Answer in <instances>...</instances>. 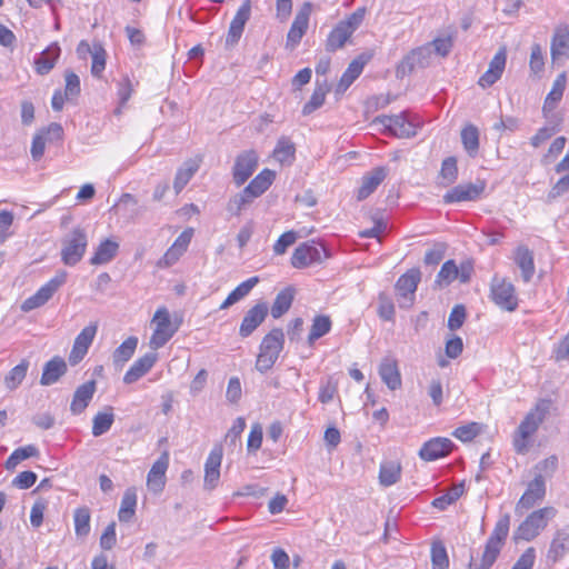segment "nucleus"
I'll use <instances>...</instances> for the list:
<instances>
[{
    "instance_id": "nucleus-19",
    "label": "nucleus",
    "mask_w": 569,
    "mask_h": 569,
    "mask_svg": "<svg viewBox=\"0 0 569 569\" xmlns=\"http://www.w3.org/2000/svg\"><path fill=\"white\" fill-rule=\"evenodd\" d=\"M251 16V2L250 0H244L240 8L238 9L236 16L231 20L229 31L226 38L227 46L236 44L242 36L244 30V26L250 19Z\"/></svg>"
},
{
    "instance_id": "nucleus-46",
    "label": "nucleus",
    "mask_w": 569,
    "mask_h": 569,
    "mask_svg": "<svg viewBox=\"0 0 569 569\" xmlns=\"http://www.w3.org/2000/svg\"><path fill=\"white\" fill-rule=\"evenodd\" d=\"M38 455L39 450L33 445L20 447L9 456L4 463V467L7 470H13L22 460H26L31 457H37Z\"/></svg>"
},
{
    "instance_id": "nucleus-1",
    "label": "nucleus",
    "mask_w": 569,
    "mask_h": 569,
    "mask_svg": "<svg viewBox=\"0 0 569 569\" xmlns=\"http://www.w3.org/2000/svg\"><path fill=\"white\" fill-rule=\"evenodd\" d=\"M547 409L541 405L532 408L522 419L512 436L513 449L518 455H526L531 447V437L545 420Z\"/></svg>"
},
{
    "instance_id": "nucleus-45",
    "label": "nucleus",
    "mask_w": 569,
    "mask_h": 569,
    "mask_svg": "<svg viewBox=\"0 0 569 569\" xmlns=\"http://www.w3.org/2000/svg\"><path fill=\"white\" fill-rule=\"evenodd\" d=\"M461 142L470 157H475L479 150V131L473 124H468L461 130Z\"/></svg>"
},
{
    "instance_id": "nucleus-15",
    "label": "nucleus",
    "mask_w": 569,
    "mask_h": 569,
    "mask_svg": "<svg viewBox=\"0 0 569 569\" xmlns=\"http://www.w3.org/2000/svg\"><path fill=\"white\" fill-rule=\"evenodd\" d=\"M486 182L478 180L475 183H461L443 194L445 203H456L462 201H475L483 193Z\"/></svg>"
},
{
    "instance_id": "nucleus-30",
    "label": "nucleus",
    "mask_w": 569,
    "mask_h": 569,
    "mask_svg": "<svg viewBox=\"0 0 569 569\" xmlns=\"http://www.w3.org/2000/svg\"><path fill=\"white\" fill-rule=\"evenodd\" d=\"M369 58L361 54L349 63L337 86V92H345L353 83V81L361 74Z\"/></svg>"
},
{
    "instance_id": "nucleus-40",
    "label": "nucleus",
    "mask_w": 569,
    "mask_h": 569,
    "mask_svg": "<svg viewBox=\"0 0 569 569\" xmlns=\"http://www.w3.org/2000/svg\"><path fill=\"white\" fill-rule=\"evenodd\" d=\"M353 33L343 27L340 22L330 31L326 40V50L328 52H336L343 48L346 42Z\"/></svg>"
},
{
    "instance_id": "nucleus-51",
    "label": "nucleus",
    "mask_w": 569,
    "mask_h": 569,
    "mask_svg": "<svg viewBox=\"0 0 569 569\" xmlns=\"http://www.w3.org/2000/svg\"><path fill=\"white\" fill-rule=\"evenodd\" d=\"M74 531L78 537H86L90 532V510L80 507L74 510Z\"/></svg>"
},
{
    "instance_id": "nucleus-41",
    "label": "nucleus",
    "mask_w": 569,
    "mask_h": 569,
    "mask_svg": "<svg viewBox=\"0 0 569 569\" xmlns=\"http://www.w3.org/2000/svg\"><path fill=\"white\" fill-rule=\"evenodd\" d=\"M401 465L398 461H383L380 465L379 482L383 487H390L399 481Z\"/></svg>"
},
{
    "instance_id": "nucleus-47",
    "label": "nucleus",
    "mask_w": 569,
    "mask_h": 569,
    "mask_svg": "<svg viewBox=\"0 0 569 569\" xmlns=\"http://www.w3.org/2000/svg\"><path fill=\"white\" fill-rule=\"evenodd\" d=\"M136 506V491L133 489H127L121 500V506L118 513L119 520L122 522L129 521L134 515Z\"/></svg>"
},
{
    "instance_id": "nucleus-35",
    "label": "nucleus",
    "mask_w": 569,
    "mask_h": 569,
    "mask_svg": "<svg viewBox=\"0 0 569 569\" xmlns=\"http://www.w3.org/2000/svg\"><path fill=\"white\" fill-rule=\"evenodd\" d=\"M138 347V338H127L112 353V362L117 369H121L133 356Z\"/></svg>"
},
{
    "instance_id": "nucleus-38",
    "label": "nucleus",
    "mask_w": 569,
    "mask_h": 569,
    "mask_svg": "<svg viewBox=\"0 0 569 569\" xmlns=\"http://www.w3.org/2000/svg\"><path fill=\"white\" fill-rule=\"evenodd\" d=\"M274 180V172L269 169H263L257 174L250 183L246 187L247 192L251 193L254 198L263 194Z\"/></svg>"
},
{
    "instance_id": "nucleus-23",
    "label": "nucleus",
    "mask_w": 569,
    "mask_h": 569,
    "mask_svg": "<svg viewBox=\"0 0 569 569\" xmlns=\"http://www.w3.org/2000/svg\"><path fill=\"white\" fill-rule=\"evenodd\" d=\"M569 552V526L555 531L547 552V560L552 563L561 560Z\"/></svg>"
},
{
    "instance_id": "nucleus-10",
    "label": "nucleus",
    "mask_w": 569,
    "mask_h": 569,
    "mask_svg": "<svg viewBox=\"0 0 569 569\" xmlns=\"http://www.w3.org/2000/svg\"><path fill=\"white\" fill-rule=\"evenodd\" d=\"M325 258H327V251L323 246H317L315 242H305L295 249L291 264L297 269H302L313 263H319Z\"/></svg>"
},
{
    "instance_id": "nucleus-18",
    "label": "nucleus",
    "mask_w": 569,
    "mask_h": 569,
    "mask_svg": "<svg viewBox=\"0 0 569 569\" xmlns=\"http://www.w3.org/2000/svg\"><path fill=\"white\" fill-rule=\"evenodd\" d=\"M453 446V442L448 438H432L422 445L419 457L425 461H433L450 453Z\"/></svg>"
},
{
    "instance_id": "nucleus-36",
    "label": "nucleus",
    "mask_w": 569,
    "mask_h": 569,
    "mask_svg": "<svg viewBox=\"0 0 569 569\" xmlns=\"http://www.w3.org/2000/svg\"><path fill=\"white\" fill-rule=\"evenodd\" d=\"M259 282L258 277H251L246 281L241 282L237 286L226 298V300L220 305V310H226L229 307L233 306L244 297H247L250 291L254 288V286Z\"/></svg>"
},
{
    "instance_id": "nucleus-22",
    "label": "nucleus",
    "mask_w": 569,
    "mask_h": 569,
    "mask_svg": "<svg viewBox=\"0 0 569 569\" xmlns=\"http://www.w3.org/2000/svg\"><path fill=\"white\" fill-rule=\"evenodd\" d=\"M169 466V458L163 453L151 467L147 476V486L150 491L158 495L166 486V472Z\"/></svg>"
},
{
    "instance_id": "nucleus-12",
    "label": "nucleus",
    "mask_w": 569,
    "mask_h": 569,
    "mask_svg": "<svg viewBox=\"0 0 569 569\" xmlns=\"http://www.w3.org/2000/svg\"><path fill=\"white\" fill-rule=\"evenodd\" d=\"M420 278V271L418 269H411L398 279L396 290L399 296L400 308H409L412 306Z\"/></svg>"
},
{
    "instance_id": "nucleus-27",
    "label": "nucleus",
    "mask_w": 569,
    "mask_h": 569,
    "mask_svg": "<svg viewBox=\"0 0 569 569\" xmlns=\"http://www.w3.org/2000/svg\"><path fill=\"white\" fill-rule=\"evenodd\" d=\"M96 392V381L90 380L80 385L74 393L70 405V410L73 415L82 413L89 406Z\"/></svg>"
},
{
    "instance_id": "nucleus-61",
    "label": "nucleus",
    "mask_w": 569,
    "mask_h": 569,
    "mask_svg": "<svg viewBox=\"0 0 569 569\" xmlns=\"http://www.w3.org/2000/svg\"><path fill=\"white\" fill-rule=\"evenodd\" d=\"M297 238V232L292 230L282 233L273 244V252L278 256L283 254L296 242Z\"/></svg>"
},
{
    "instance_id": "nucleus-33",
    "label": "nucleus",
    "mask_w": 569,
    "mask_h": 569,
    "mask_svg": "<svg viewBox=\"0 0 569 569\" xmlns=\"http://www.w3.org/2000/svg\"><path fill=\"white\" fill-rule=\"evenodd\" d=\"M201 159H189L177 170L173 189L180 193L200 167Z\"/></svg>"
},
{
    "instance_id": "nucleus-53",
    "label": "nucleus",
    "mask_w": 569,
    "mask_h": 569,
    "mask_svg": "<svg viewBox=\"0 0 569 569\" xmlns=\"http://www.w3.org/2000/svg\"><path fill=\"white\" fill-rule=\"evenodd\" d=\"M327 92L328 86L326 82L323 84H318L313 90L310 100L303 106L302 113L308 116L319 109L325 103Z\"/></svg>"
},
{
    "instance_id": "nucleus-8",
    "label": "nucleus",
    "mask_w": 569,
    "mask_h": 569,
    "mask_svg": "<svg viewBox=\"0 0 569 569\" xmlns=\"http://www.w3.org/2000/svg\"><path fill=\"white\" fill-rule=\"evenodd\" d=\"M66 280L67 272H58L53 278H51L47 283H44L34 295H32L22 302L21 310L24 312H29L33 309H37L46 305L58 291V289L62 284H64Z\"/></svg>"
},
{
    "instance_id": "nucleus-34",
    "label": "nucleus",
    "mask_w": 569,
    "mask_h": 569,
    "mask_svg": "<svg viewBox=\"0 0 569 569\" xmlns=\"http://www.w3.org/2000/svg\"><path fill=\"white\" fill-rule=\"evenodd\" d=\"M515 261L521 270L525 282H529L535 273L533 254L525 246H519L515 252Z\"/></svg>"
},
{
    "instance_id": "nucleus-2",
    "label": "nucleus",
    "mask_w": 569,
    "mask_h": 569,
    "mask_svg": "<svg viewBox=\"0 0 569 569\" xmlns=\"http://www.w3.org/2000/svg\"><path fill=\"white\" fill-rule=\"evenodd\" d=\"M509 527L510 516L505 513L499 518L488 538L480 562L471 561L469 569H489L495 563L509 533Z\"/></svg>"
},
{
    "instance_id": "nucleus-63",
    "label": "nucleus",
    "mask_w": 569,
    "mask_h": 569,
    "mask_svg": "<svg viewBox=\"0 0 569 569\" xmlns=\"http://www.w3.org/2000/svg\"><path fill=\"white\" fill-rule=\"evenodd\" d=\"M479 431H480L479 425L477 422H471L469 425L461 426V427L457 428L452 435L457 439H459L463 442H467V441H471L475 437H477Z\"/></svg>"
},
{
    "instance_id": "nucleus-50",
    "label": "nucleus",
    "mask_w": 569,
    "mask_h": 569,
    "mask_svg": "<svg viewBox=\"0 0 569 569\" xmlns=\"http://www.w3.org/2000/svg\"><path fill=\"white\" fill-rule=\"evenodd\" d=\"M331 329V320L328 316H317L313 318L311 329L308 336L309 343H313L319 338L327 335Z\"/></svg>"
},
{
    "instance_id": "nucleus-37",
    "label": "nucleus",
    "mask_w": 569,
    "mask_h": 569,
    "mask_svg": "<svg viewBox=\"0 0 569 569\" xmlns=\"http://www.w3.org/2000/svg\"><path fill=\"white\" fill-rule=\"evenodd\" d=\"M118 250V242L111 239H106L101 241L98 248L96 249L94 254L90 259V263L93 266L106 264L116 257Z\"/></svg>"
},
{
    "instance_id": "nucleus-43",
    "label": "nucleus",
    "mask_w": 569,
    "mask_h": 569,
    "mask_svg": "<svg viewBox=\"0 0 569 569\" xmlns=\"http://www.w3.org/2000/svg\"><path fill=\"white\" fill-rule=\"evenodd\" d=\"M567 78L565 73H560L553 81L551 91L545 99L543 111H552L557 103L561 100L566 89Z\"/></svg>"
},
{
    "instance_id": "nucleus-24",
    "label": "nucleus",
    "mask_w": 569,
    "mask_h": 569,
    "mask_svg": "<svg viewBox=\"0 0 569 569\" xmlns=\"http://www.w3.org/2000/svg\"><path fill=\"white\" fill-rule=\"evenodd\" d=\"M158 360L156 352H148L138 358L123 376V382L131 385L143 377L154 366Z\"/></svg>"
},
{
    "instance_id": "nucleus-60",
    "label": "nucleus",
    "mask_w": 569,
    "mask_h": 569,
    "mask_svg": "<svg viewBox=\"0 0 569 569\" xmlns=\"http://www.w3.org/2000/svg\"><path fill=\"white\" fill-rule=\"evenodd\" d=\"M466 308L462 305L455 306L448 318V328L451 331L461 328L466 320Z\"/></svg>"
},
{
    "instance_id": "nucleus-54",
    "label": "nucleus",
    "mask_w": 569,
    "mask_h": 569,
    "mask_svg": "<svg viewBox=\"0 0 569 569\" xmlns=\"http://www.w3.org/2000/svg\"><path fill=\"white\" fill-rule=\"evenodd\" d=\"M441 184L450 186L458 178L457 160L453 157H448L442 161L440 170Z\"/></svg>"
},
{
    "instance_id": "nucleus-55",
    "label": "nucleus",
    "mask_w": 569,
    "mask_h": 569,
    "mask_svg": "<svg viewBox=\"0 0 569 569\" xmlns=\"http://www.w3.org/2000/svg\"><path fill=\"white\" fill-rule=\"evenodd\" d=\"M106 50L100 43H93L92 46V63H91V73L94 77H100L106 68Z\"/></svg>"
},
{
    "instance_id": "nucleus-39",
    "label": "nucleus",
    "mask_w": 569,
    "mask_h": 569,
    "mask_svg": "<svg viewBox=\"0 0 569 569\" xmlns=\"http://www.w3.org/2000/svg\"><path fill=\"white\" fill-rule=\"evenodd\" d=\"M114 422V413L112 407H106L102 411L97 412L92 418V435L100 437L107 433Z\"/></svg>"
},
{
    "instance_id": "nucleus-9",
    "label": "nucleus",
    "mask_w": 569,
    "mask_h": 569,
    "mask_svg": "<svg viewBox=\"0 0 569 569\" xmlns=\"http://www.w3.org/2000/svg\"><path fill=\"white\" fill-rule=\"evenodd\" d=\"M259 164L258 153L250 149L240 152L232 167V179L237 187L242 186L257 170Z\"/></svg>"
},
{
    "instance_id": "nucleus-32",
    "label": "nucleus",
    "mask_w": 569,
    "mask_h": 569,
    "mask_svg": "<svg viewBox=\"0 0 569 569\" xmlns=\"http://www.w3.org/2000/svg\"><path fill=\"white\" fill-rule=\"evenodd\" d=\"M379 375L390 390L401 387V376L396 360L383 359L379 366Z\"/></svg>"
},
{
    "instance_id": "nucleus-28",
    "label": "nucleus",
    "mask_w": 569,
    "mask_h": 569,
    "mask_svg": "<svg viewBox=\"0 0 569 569\" xmlns=\"http://www.w3.org/2000/svg\"><path fill=\"white\" fill-rule=\"evenodd\" d=\"M61 49L57 42L47 47L34 60L36 72L40 76L48 74L56 66Z\"/></svg>"
},
{
    "instance_id": "nucleus-29",
    "label": "nucleus",
    "mask_w": 569,
    "mask_h": 569,
    "mask_svg": "<svg viewBox=\"0 0 569 569\" xmlns=\"http://www.w3.org/2000/svg\"><path fill=\"white\" fill-rule=\"evenodd\" d=\"M550 52L553 61L569 58V29L567 27H559L555 30Z\"/></svg>"
},
{
    "instance_id": "nucleus-58",
    "label": "nucleus",
    "mask_w": 569,
    "mask_h": 569,
    "mask_svg": "<svg viewBox=\"0 0 569 569\" xmlns=\"http://www.w3.org/2000/svg\"><path fill=\"white\" fill-rule=\"evenodd\" d=\"M557 467H558V458L556 456H550V457L539 461L535 466V471H536L535 476H541L543 478V480H546V478L551 477L556 472Z\"/></svg>"
},
{
    "instance_id": "nucleus-44",
    "label": "nucleus",
    "mask_w": 569,
    "mask_h": 569,
    "mask_svg": "<svg viewBox=\"0 0 569 569\" xmlns=\"http://www.w3.org/2000/svg\"><path fill=\"white\" fill-rule=\"evenodd\" d=\"M29 361L23 359L19 365L13 367L4 377V386L8 390H16L27 376Z\"/></svg>"
},
{
    "instance_id": "nucleus-31",
    "label": "nucleus",
    "mask_w": 569,
    "mask_h": 569,
    "mask_svg": "<svg viewBox=\"0 0 569 569\" xmlns=\"http://www.w3.org/2000/svg\"><path fill=\"white\" fill-rule=\"evenodd\" d=\"M66 371V361L60 357H54L44 365L40 383L42 386H51L56 383Z\"/></svg>"
},
{
    "instance_id": "nucleus-13",
    "label": "nucleus",
    "mask_w": 569,
    "mask_h": 569,
    "mask_svg": "<svg viewBox=\"0 0 569 569\" xmlns=\"http://www.w3.org/2000/svg\"><path fill=\"white\" fill-rule=\"evenodd\" d=\"M546 496V480L541 476L535 478L527 485L523 495L516 505V512L522 513L523 510L531 509L541 502Z\"/></svg>"
},
{
    "instance_id": "nucleus-11",
    "label": "nucleus",
    "mask_w": 569,
    "mask_h": 569,
    "mask_svg": "<svg viewBox=\"0 0 569 569\" xmlns=\"http://www.w3.org/2000/svg\"><path fill=\"white\" fill-rule=\"evenodd\" d=\"M375 123L381 124L386 131L398 138H409L416 134V126L408 119L406 112L378 116Z\"/></svg>"
},
{
    "instance_id": "nucleus-14",
    "label": "nucleus",
    "mask_w": 569,
    "mask_h": 569,
    "mask_svg": "<svg viewBox=\"0 0 569 569\" xmlns=\"http://www.w3.org/2000/svg\"><path fill=\"white\" fill-rule=\"evenodd\" d=\"M311 14V3L306 2L297 12L293 22L289 29L286 40V48L293 50L306 34Z\"/></svg>"
},
{
    "instance_id": "nucleus-20",
    "label": "nucleus",
    "mask_w": 569,
    "mask_h": 569,
    "mask_svg": "<svg viewBox=\"0 0 569 569\" xmlns=\"http://www.w3.org/2000/svg\"><path fill=\"white\" fill-rule=\"evenodd\" d=\"M268 306L266 302H259L251 307L244 315L239 328V335L242 338L249 337L267 318Z\"/></svg>"
},
{
    "instance_id": "nucleus-21",
    "label": "nucleus",
    "mask_w": 569,
    "mask_h": 569,
    "mask_svg": "<svg viewBox=\"0 0 569 569\" xmlns=\"http://www.w3.org/2000/svg\"><path fill=\"white\" fill-rule=\"evenodd\" d=\"M192 236V230L183 231L173 242V244L158 260L157 267L164 269L173 266L180 257L187 251Z\"/></svg>"
},
{
    "instance_id": "nucleus-56",
    "label": "nucleus",
    "mask_w": 569,
    "mask_h": 569,
    "mask_svg": "<svg viewBox=\"0 0 569 569\" xmlns=\"http://www.w3.org/2000/svg\"><path fill=\"white\" fill-rule=\"evenodd\" d=\"M432 569H448L449 559L447 550L441 542H435L431 547Z\"/></svg>"
},
{
    "instance_id": "nucleus-64",
    "label": "nucleus",
    "mask_w": 569,
    "mask_h": 569,
    "mask_svg": "<svg viewBox=\"0 0 569 569\" xmlns=\"http://www.w3.org/2000/svg\"><path fill=\"white\" fill-rule=\"evenodd\" d=\"M366 11L365 7L358 8L347 19L341 20L340 23L353 33L362 23Z\"/></svg>"
},
{
    "instance_id": "nucleus-5",
    "label": "nucleus",
    "mask_w": 569,
    "mask_h": 569,
    "mask_svg": "<svg viewBox=\"0 0 569 569\" xmlns=\"http://www.w3.org/2000/svg\"><path fill=\"white\" fill-rule=\"evenodd\" d=\"M88 236L83 228L76 227L61 239V261L66 266H76L84 256Z\"/></svg>"
},
{
    "instance_id": "nucleus-4",
    "label": "nucleus",
    "mask_w": 569,
    "mask_h": 569,
    "mask_svg": "<svg viewBox=\"0 0 569 569\" xmlns=\"http://www.w3.org/2000/svg\"><path fill=\"white\" fill-rule=\"evenodd\" d=\"M284 335L282 329L274 328L266 335L260 345V351L256 361V369L261 373L270 370L283 349Z\"/></svg>"
},
{
    "instance_id": "nucleus-25",
    "label": "nucleus",
    "mask_w": 569,
    "mask_h": 569,
    "mask_svg": "<svg viewBox=\"0 0 569 569\" xmlns=\"http://www.w3.org/2000/svg\"><path fill=\"white\" fill-rule=\"evenodd\" d=\"M388 176L386 167H377L362 177L361 186L357 192L359 201L367 199Z\"/></svg>"
},
{
    "instance_id": "nucleus-57",
    "label": "nucleus",
    "mask_w": 569,
    "mask_h": 569,
    "mask_svg": "<svg viewBox=\"0 0 569 569\" xmlns=\"http://www.w3.org/2000/svg\"><path fill=\"white\" fill-rule=\"evenodd\" d=\"M458 276V268L453 260L446 261L438 272L436 282L439 286L451 283Z\"/></svg>"
},
{
    "instance_id": "nucleus-59",
    "label": "nucleus",
    "mask_w": 569,
    "mask_h": 569,
    "mask_svg": "<svg viewBox=\"0 0 569 569\" xmlns=\"http://www.w3.org/2000/svg\"><path fill=\"white\" fill-rule=\"evenodd\" d=\"M419 54H421V51H410L406 57H403L396 69V74L398 78H403L405 76L412 72V70L417 67L415 59H417V56Z\"/></svg>"
},
{
    "instance_id": "nucleus-49",
    "label": "nucleus",
    "mask_w": 569,
    "mask_h": 569,
    "mask_svg": "<svg viewBox=\"0 0 569 569\" xmlns=\"http://www.w3.org/2000/svg\"><path fill=\"white\" fill-rule=\"evenodd\" d=\"M296 148L290 139L282 137L279 139L274 150L273 157L281 163L291 162L295 159Z\"/></svg>"
},
{
    "instance_id": "nucleus-6",
    "label": "nucleus",
    "mask_w": 569,
    "mask_h": 569,
    "mask_svg": "<svg viewBox=\"0 0 569 569\" xmlns=\"http://www.w3.org/2000/svg\"><path fill=\"white\" fill-rule=\"evenodd\" d=\"M151 322L154 325V329L149 346L156 351L162 348L173 337L179 329V323L172 322L170 313L164 307L156 311Z\"/></svg>"
},
{
    "instance_id": "nucleus-17",
    "label": "nucleus",
    "mask_w": 569,
    "mask_h": 569,
    "mask_svg": "<svg viewBox=\"0 0 569 569\" xmlns=\"http://www.w3.org/2000/svg\"><path fill=\"white\" fill-rule=\"evenodd\" d=\"M222 461V448L216 446L209 453L204 463V490L211 491L218 487L220 479V466Z\"/></svg>"
},
{
    "instance_id": "nucleus-7",
    "label": "nucleus",
    "mask_w": 569,
    "mask_h": 569,
    "mask_svg": "<svg viewBox=\"0 0 569 569\" xmlns=\"http://www.w3.org/2000/svg\"><path fill=\"white\" fill-rule=\"evenodd\" d=\"M490 298L501 310L512 312L518 308L515 286L497 274L490 282Z\"/></svg>"
},
{
    "instance_id": "nucleus-42",
    "label": "nucleus",
    "mask_w": 569,
    "mask_h": 569,
    "mask_svg": "<svg viewBox=\"0 0 569 569\" xmlns=\"http://www.w3.org/2000/svg\"><path fill=\"white\" fill-rule=\"evenodd\" d=\"M295 298V290L291 287H287L281 290L277 296L271 306V316L276 319L283 316L291 307Z\"/></svg>"
},
{
    "instance_id": "nucleus-62",
    "label": "nucleus",
    "mask_w": 569,
    "mask_h": 569,
    "mask_svg": "<svg viewBox=\"0 0 569 569\" xmlns=\"http://www.w3.org/2000/svg\"><path fill=\"white\" fill-rule=\"evenodd\" d=\"M64 79H66V88H64L66 98L72 99V98L77 97L80 93L79 77L72 71H66Z\"/></svg>"
},
{
    "instance_id": "nucleus-48",
    "label": "nucleus",
    "mask_w": 569,
    "mask_h": 569,
    "mask_svg": "<svg viewBox=\"0 0 569 569\" xmlns=\"http://www.w3.org/2000/svg\"><path fill=\"white\" fill-rule=\"evenodd\" d=\"M256 198L247 192L244 188L241 192L234 194L227 203V210L233 216H240L241 211L253 202Z\"/></svg>"
},
{
    "instance_id": "nucleus-26",
    "label": "nucleus",
    "mask_w": 569,
    "mask_h": 569,
    "mask_svg": "<svg viewBox=\"0 0 569 569\" xmlns=\"http://www.w3.org/2000/svg\"><path fill=\"white\" fill-rule=\"evenodd\" d=\"M507 54L505 49H500L489 63L488 70L479 78V86L487 88L500 79L506 67Z\"/></svg>"
},
{
    "instance_id": "nucleus-16",
    "label": "nucleus",
    "mask_w": 569,
    "mask_h": 569,
    "mask_svg": "<svg viewBox=\"0 0 569 569\" xmlns=\"http://www.w3.org/2000/svg\"><path fill=\"white\" fill-rule=\"evenodd\" d=\"M98 330L97 323H90L84 327L81 332L76 337L73 347L69 355V362L71 366L78 365L87 355Z\"/></svg>"
},
{
    "instance_id": "nucleus-52",
    "label": "nucleus",
    "mask_w": 569,
    "mask_h": 569,
    "mask_svg": "<svg viewBox=\"0 0 569 569\" xmlns=\"http://www.w3.org/2000/svg\"><path fill=\"white\" fill-rule=\"evenodd\" d=\"M465 492L463 482L452 486L449 491L436 498L432 501V506L437 509L445 510L448 506L452 505L456 500H458Z\"/></svg>"
},
{
    "instance_id": "nucleus-3",
    "label": "nucleus",
    "mask_w": 569,
    "mask_h": 569,
    "mask_svg": "<svg viewBox=\"0 0 569 569\" xmlns=\"http://www.w3.org/2000/svg\"><path fill=\"white\" fill-rule=\"evenodd\" d=\"M556 515L557 510L553 507H543L532 511L515 530L513 540H533L548 526L549 521L556 517Z\"/></svg>"
}]
</instances>
